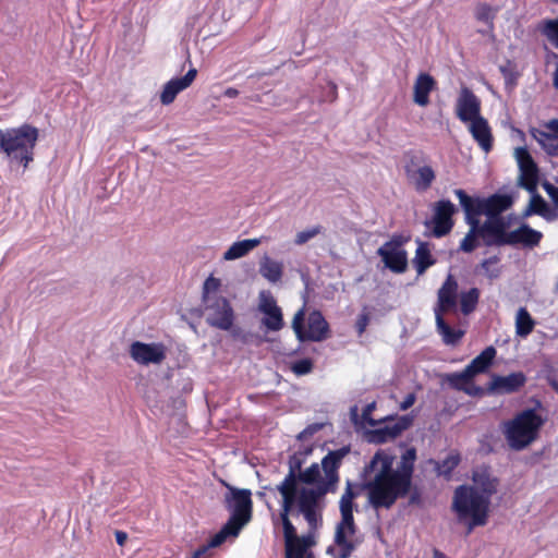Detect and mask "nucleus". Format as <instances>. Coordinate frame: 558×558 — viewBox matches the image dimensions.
<instances>
[{
    "mask_svg": "<svg viewBox=\"0 0 558 558\" xmlns=\"http://www.w3.org/2000/svg\"><path fill=\"white\" fill-rule=\"evenodd\" d=\"M347 452H349V447L330 451L322 460V469L326 473V482L322 483L318 487L301 488H299V474L302 473L304 459L302 453L292 454L288 462L289 472L277 486V490L282 497L281 508H296L298 513L304 517L308 526L315 530L320 519V501L327 493L335 492L339 481L338 469Z\"/></svg>",
    "mask_w": 558,
    "mask_h": 558,
    "instance_id": "nucleus-1",
    "label": "nucleus"
},
{
    "mask_svg": "<svg viewBox=\"0 0 558 558\" xmlns=\"http://www.w3.org/2000/svg\"><path fill=\"white\" fill-rule=\"evenodd\" d=\"M395 459V454L378 450L364 469L369 501L376 508L390 507L410 489L416 451L414 448L408 449L396 470L392 468Z\"/></svg>",
    "mask_w": 558,
    "mask_h": 558,
    "instance_id": "nucleus-2",
    "label": "nucleus"
},
{
    "mask_svg": "<svg viewBox=\"0 0 558 558\" xmlns=\"http://www.w3.org/2000/svg\"><path fill=\"white\" fill-rule=\"evenodd\" d=\"M497 486L498 480L481 469L474 471L472 485H461L454 490L452 509L460 522L468 523L469 531L487 523L490 498Z\"/></svg>",
    "mask_w": 558,
    "mask_h": 558,
    "instance_id": "nucleus-3",
    "label": "nucleus"
},
{
    "mask_svg": "<svg viewBox=\"0 0 558 558\" xmlns=\"http://www.w3.org/2000/svg\"><path fill=\"white\" fill-rule=\"evenodd\" d=\"M221 280L209 276L203 283L202 305L206 324L219 330H230L235 320V313L230 301L221 295Z\"/></svg>",
    "mask_w": 558,
    "mask_h": 558,
    "instance_id": "nucleus-4",
    "label": "nucleus"
},
{
    "mask_svg": "<svg viewBox=\"0 0 558 558\" xmlns=\"http://www.w3.org/2000/svg\"><path fill=\"white\" fill-rule=\"evenodd\" d=\"M38 129L31 124L2 131L1 150L11 162L24 169L34 160V149L38 141Z\"/></svg>",
    "mask_w": 558,
    "mask_h": 558,
    "instance_id": "nucleus-5",
    "label": "nucleus"
},
{
    "mask_svg": "<svg viewBox=\"0 0 558 558\" xmlns=\"http://www.w3.org/2000/svg\"><path fill=\"white\" fill-rule=\"evenodd\" d=\"M543 421L533 410H525L505 424V435L509 446L521 450L533 442Z\"/></svg>",
    "mask_w": 558,
    "mask_h": 558,
    "instance_id": "nucleus-6",
    "label": "nucleus"
},
{
    "mask_svg": "<svg viewBox=\"0 0 558 558\" xmlns=\"http://www.w3.org/2000/svg\"><path fill=\"white\" fill-rule=\"evenodd\" d=\"M291 327L300 342H319L328 338L329 326L319 311H312L306 316L303 305L293 316Z\"/></svg>",
    "mask_w": 558,
    "mask_h": 558,
    "instance_id": "nucleus-7",
    "label": "nucleus"
},
{
    "mask_svg": "<svg viewBox=\"0 0 558 558\" xmlns=\"http://www.w3.org/2000/svg\"><path fill=\"white\" fill-rule=\"evenodd\" d=\"M226 486L229 492L226 494L225 501L227 508L231 511L228 521L242 529L252 519V492L246 488L232 487L228 484Z\"/></svg>",
    "mask_w": 558,
    "mask_h": 558,
    "instance_id": "nucleus-8",
    "label": "nucleus"
},
{
    "mask_svg": "<svg viewBox=\"0 0 558 558\" xmlns=\"http://www.w3.org/2000/svg\"><path fill=\"white\" fill-rule=\"evenodd\" d=\"M413 418L410 415L398 417H383L376 422L373 429L364 433L365 439L372 444H384L399 437L404 430L410 428Z\"/></svg>",
    "mask_w": 558,
    "mask_h": 558,
    "instance_id": "nucleus-9",
    "label": "nucleus"
},
{
    "mask_svg": "<svg viewBox=\"0 0 558 558\" xmlns=\"http://www.w3.org/2000/svg\"><path fill=\"white\" fill-rule=\"evenodd\" d=\"M294 509L281 508L279 513L283 527L284 557L304 558L307 548L313 545V539L311 536H298L296 529L289 518Z\"/></svg>",
    "mask_w": 558,
    "mask_h": 558,
    "instance_id": "nucleus-10",
    "label": "nucleus"
},
{
    "mask_svg": "<svg viewBox=\"0 0 558 558\" xmlns=\"http://www.w3.org/2000/svg\"><path fill=\"white\" fill-rule=\"evenodd\" d=\"M378 255L385 266L393 272L402 274L408 268V255L399 240L393 239L386 242L378 248Z\"/></svg>",
    "mask_w": 558,
    "mask_h": 558,
    "instance_id": "nucleus-11",
    "label": "nucleus"
},
{
    "mask_svg": "<svg viewBox=\"0 0 558 558\" xmlns=\"http://www.w3.org/2000/svg\"><path fill=\"white\" fill-rule=\"evenodd\" d=\"M514 157L520 169V185L529 192H535L538 181V169L531 154L525 147H517Z\"/></svg>",
    "mask_w": 558,
    "mask_h": 558,
    "instance_id": "nucleus-12",
    "label": "nucleus"
},
{
    "mask_svg": "<svg viewBox=\"0 0 558 558\" xmlns=\"http://www.w3.org/2000/svg\"><path fill=\"white\" fill-rule=\"evenodd\" d=\"M478 234L487 245H506L510 223L504 217H487L483 226L478 225Z\"/></svg>",
    "mask_w": 558,
    "mask_h": 558,
    "instance_id": "nucleus-13",
    "label": "nucleus"
},
{
    "mask_svg": "<svg viewBox=\"0 0 558 558\" xmlns=\"http://www.w3.org/2000/svg\"><path fill=\"white\" fill-rule=\"evenodd\" d=\"M130 355L138 364H159L166 359V351L161 343L134 341L130 347Z\"/></svg>",
    "mask_w": 558,
    "mask_h": 558,
    "instance_id": "nucleus-14",
    "label": "nucleus"
},
{
    "mask_svg": "<svg viewBox=\"0 0 558 558\" xmlns=\"http://www.w3.org/2000/svg\"><path fill=\"white\" fill-rule=\"evenodd\" d=\"M341 521L337 525L335 543L339 546V557L347 558L349 556V481L345 482V488L340 499Z\"/></svg>",
    "mask_w": 558,
    "mask_h": 558,
    "instance_id": "nucleus-15",
    "label": "nucleus"
},
{
    "mask_svg": "<svg viewBox=\"0 0 558 558\" xmlns=\"http://www.w3.org/2000/svg\"><path fill=\"white\" fill-rule=\"evenodd\" d=\"M456 113L463 123L482 117L481 101L470 88H461L457 99Z\"/></svg>",
    "mask_w": 558,
    "mask_h": 558,
    "instance_id": "nucleus-16",
    "label": "nucleus"
},
{
    "mask_svg": "<svg viewBox=\"0 0 558 558\" xmlns=\"http://www.w3.org/2000/svg\"><path fill=\"white\" fill-rule=\"evenodd\" d=\"M512 197L509 195H493L487 199L475 202L472 199V217L480 215L487 217H501L500 214L512 205Z\"/></svg>",
    "mask_w": 558,
    "mask_h": 558,
    "instance_id": "nucleus-17",
    "label": "nucleus"
},
{
    "mask_svg": "<svg viewBox=\"0 0 558 558\" xmlns=\"http://www.w3.org/2000/svg\"><path fill=\"white\" fill-rule=\"evenodd\" d=\"M512 197L509 195H493L487 199L475 202L472 199V217L480 215L487 217H501L500 214L512 205Z\"/></svg>",
    "mask_w": 558,
    "mask_h": 558,
    "instance_id": "nucleus-18",
    "label": "nucleus"
},
{
    "mask_svg": "<svg viewBox=\"0 0 558 558\" xmlns=\"http://www.w3.org/2000/svg\"><path fill=\"white\" fill-rule=\"evenodd\" d=\"M454 194L460 201V204L465 213L466 221L471 226L469 233L464 236L460 244V248L464 252H472L476 245V235L478 234V220L472 217V198L466 195L463 190H456Z\"/></svg>",
    "mask_w": 558,
    "mask_h": 558,
    "instance_id": "nucleus-19",
    "label": "nucleus"
},
{
    "mask_svg": "<svg viewBox=\"0 0 558 558\" xmlns=\"http://www.w3.org/2000/svg\"><path fill=\"white\" fill-rule=\"evenodd\" d=\"M458 304V282L452 275H448L437 293L435 315L454 312Z\"/></svg>",
    "mask_w": 558,
    "mask_h": 558,
    "instance_id": "nucleus-20",
    "label": "nucleus"
},
{
    "mask_svg": "<svg viewBox=\"0 0 558 558\" xmlns=\"http://www.w3.org/2000/svg\"><path fill=\"white\" fill-rule=\"evenodd\" d=\"M259 311L265 315L262 319L263 325L271 331H279L283 328V315L276 300L271 295L260 296Z\"/></svg>",
    "mask_w": 558,
    "mask_h": 558,
    "instance_id": "nucleus-21",
    "label": "nucleus"
},
{
    "mask_svg": "<svg viewBox=\"0 0 558 558\" xmlns=\"http://www.w3.org/2000/svg\"><path fill=\"white\" fill-rule=\"evenodd\" d=\"M456 213V207L450 201H439L434 207L433 233L436 236L446 235L453 226L452 215Z\"/></svg>",
    "mask_w": 558,
    "mask_h": 558,
    "instance_id": "nucleus-22",
    "label": "nucleus"
},
{
    "mask_svg": "<svg viewBox=\"0 0 558 558\" xmlns=\"http://www.w3.org/2000/svg\"><path fill=\"white\" fill-rule=\"evenodd\" d=\"M531 135L548 155L558 156V120H551L541 129H532Z\"/></svg>",
    "mask_w": 558,
    "mask_h": 558,
    "instance_id": "nucleus-23",
    "label": "nucleus"
},
{
    "mask_svg": "<svg viewBox=\"0 0 558 558\" xmlns=\"http://www.w3.org/2000/svg\"><path fill=\"white\" fill-rule=\"evenodd\" d=\"M526 383L522 372L511 373L507 376L494 375L488 385V390L498 395H508L519 391Z\"/></svg>",
    "mask_w": 558,
    "mask_h": 558,
    "instance_id": "nucleus-24",
    "label": "nucleus"
},
{
    "mask_svg": "<svg viewBox=\"0 0 558 558\" xmlns=\"http://www.w3.org/2000/svg\"><path fill=\"white\" fill-rule=\"evenodd\" d=\"M542 238L543 234L539 231L522 223L514 229L510 228L506 239V245H522L532 248L539 244Z\"/></svg>",
    "mask_w": 558,
    "mask_h": 558,
    "instance_id": "nucleus-25",
    "label": "nucleus"
},
{
    "mask_svg": "<svg viewBox=\"0 0 558 558\" xmlns=\"http://www.w3.org/2000/svg\"><path fill=\"white\" fill-rule=\"evenodd\" d=\"M197 70L192 68L182 77L172 78L167 82L160 94V102L162 105H170L174 101L177 95L187 88L195 80Z\"/></svg>",
    "mask_w": 558,
    "mask_h": 558,
    "instance_id": "nucleus-26",
    "label": "nucleus"
},
{
    "mask_svg": "<svg viewBox=\"0 0 558 558\" xmlns=\"http://www.w3.org/2000/svg\"><path fill=\"white\" fill-rule=\"evenodd\" d=\"M405 174L416 191H426L436 178L435 171L430 166L424 165L414 168L413 160L405 166Z\"/></svg>",
    "mask_w": 558,
    "mask_h": 558,
    "instance_id": "nucleus-27",
    "label": "nucleus"
},
{
    "mask_svg": "<svg viewBox=\"0 0 558 558\" xmlns=\"http://www.w3.org/2000/svg\"><path fill=\"white\" fill-rule=\"evenodd\" d=\"M469 131L478 146L485 151L489 153L493 147L494 137L487 120L483 117L468 122Z\"/></svg>",
    "mask_w": 558,
    "mask_h": 558,
    "instance_id": "nucleus-28",
    "label": "nucleus"
},
{
    "mask_svg": "<svg viewBox=\"0 0 558 558\" xmlns=\"http://www.w3.org/2000/svg\"><path fill=\"white\" fill-rule=\"evenodd\" d=\"M436 87L435 78L428 73H420L413 85V101L420 107L429 104V93Z\"/></svg>",
    "mask_w": 558,
    "mask_h": 558,
    "instance_id": "nucleus-29",
    "label": "nucleus"
},
{
    "mask_svg": "<svg viewBox=\"0 0 558 558\" xmlns=\"http://www.w3.org/2000/svg\"><path fill=\"white\" fill-rule=\"evenodd\" d=\"M531 193L532 197L530 199L529 206L523 213L525 217L532 214H537L547 220H554L558 218V209L550 208L542 196L535 194L534 192Z\"/></svg>",
    "mask_w": 558,
    "mask_h": 558,
    "instance_id": "nucleus-30",
    "label": "nucleus"
},
{
    "mask_svg": "<svg viewBox=\"0 0 558 558\" xmlns=\"http://www.w3.org/2000/svg\"><path fill=\"white\" fill-rule=\"evenodd\" d=\"M264 238L245 239L234 242L225 253V260H234L247 255L252 250L257 247Z\"/></svg>",
    "mask_w": 558,
    "mask_h": 558,
    "instance_id": "nucleus-31",
    "label": "nucleus"
},
{
    "mask_svg": "<svg viewBox=\"0 0 558 558\" xmlns=\"http://www.w3.org/2000/svg\"><path fill=\"white\" fill-rule=\"evenodd\" d=\"M495 356L496 349L492 345L487 347L465 367L466 373H470V375L474 378L476 375L486 372L493 363Z\"/></svg>",
    "mask_w": 558,
    "mask_h": 558,
    "instance_id": "nucleus-32",
    "label": "nucleus"
},
{
    "mask_svg": "<svg viewBox=\"0 0 558 558\" xmlns=\"http://www.w3.org/2000/svg\"><path fill=\"white\" fill-rule=\"evenodd\" d=\"M259 274L269 282L276 283L282 278L283 265L269 256H264L259 264Z\"/></svg>",
    "mask_w": 558,
    "mask_h": 558,
    "instance_id": "nucleus-33",
    "label": "nucleus"
},
{
    "mask_svg": "<svg viewBox=\"0 0 558 558\" xmlns=\"http://www.w3.org/2000/svg\"><path fill=\"white\" fill-rule=\"evenodd\" d=\"M414 267L417 275H423L426 269L435 264V259L432 256L429 247L426 243L420 242L413 258Z\"/></svg>",
    "mask_w": 558,
    "mask_h": 558,
    "instance_id": "nucleus-34",
    "label": "nucleus"
},
{
    "mask_svg": "<svg viewBox=\"0 0 558 558\" xmlns=\"http://www.w3.org/2000/svg\"><path fill=\"white\" fill-rule=\"evenodd\" d=\"M535 320L532 318L525 307H520L515 315V333L521 337H527L534 329Z\"/></svg>",
    "mask_w": 558,
    "mask_h": 558,
    "instance_id": "nucleus-35",
    "label": "nucleus"
},
{
    "mask_svg": "<svg viewBox=\"0 0 558 558\" xmlns=\"http://www.w3.org/2000/svg\"><path fill=\"white\" fill-rule=\"evenodd\" d=\"M241 530V527L227 521L221 530L211 536L208 543L204 546L207 547V549L218 547L223 544L229 536H238Z\"/></svg>",
    "mask_w": 558,
    "mask_h": 558,
    "instance_id": "nucleus-36",
    "label": "nucleus"
},
{
    "mask_svg": "<svg viewBox=\"0 0 558 558\" xmlns=\"http://www.w3.org/2000/svg\"><path fill=\"white\" fill-rule=\"evenodd\" d=\"M326 482V475L323 477L318 463H313L310 468L299 474V483L306 485H315L318 487L322 483Z\"/></svg>",
    "mask_w": 558,
    "mask_h": 558,
    "instance_id": "nucleus-37",
    "label": "nucleus"
},
{
    "mask_svg": "<svg viewBox=\"0 0 558 558\" xmlns=\"http://www.w3.org/2000/svg\"><path fill=\"white\" fill-rule=\"evenodd\" d=\"M436 316V325L439 333L442 336L445 343L454 344L457 343L463 336V331L451 329L445 322L442 315Z\"/></svg>",
    "mask_w": 558,
    "mask_h": 558,
    "instance_id": "nucleus-38",
    "label": "nucleus"
},
{
    "mask_svg": "<svg viewBox=\"0 0 558 558\" xmlns=\"http://www.w3.org/2000/svg\"><path fill=\"white\" fill-rule=\"evenodd\" d=\"M447 379L453 388L458 390H463L466 393L472 395V391L468 388V385L471 383L473 377L470 375V373H466V368H464L460 373L448 375Z\"/></svg>",
    "mask_w": 558,
    "mask_h": 558,
    "instance_id": "nucleus-39",
    "label": "nucleus"
},
{
    "mask_svg": "<svg viewBox=\"0 0 558 558\" xmlns=\"http://www.w3.org/2000/svg\"><path fill=\"white\" fill-rule=\"evenodd\" d=\"M480 292L476 288H472L460 295V305L463 314L468 315L475 310L478 302Z\"/></svg>",
    "mask_w": 558,
    "mask_h": 558,
    "instance_id": "nucleus-40",
    "label": "nucleus"
},
{
    "mask_svg": "<svg viewBox=\"0 0 558 558\" xmlns=\"http://www.w3.org/2000/svg\"><path fill=\"white\" fill-rule=\"evenodd\" d=\"M313 368H314V363L308 357L291 362V364H290V369L296 376L307 375L313 371Z\"/></svg>",
    "mask_w": 558,
    "mask_h": 558,
    "instance_id": "nucleus-41",
    "label": "nucleus"
},
{
    "mask_svg": "<svg viewBox=\"0 0 558 558\" xmlns=\"http://www.w3.org/2000/svg\"><path fill=\"white\" fill-rule=\"evenodd\" d=\"M319 232H320L319 227H314L312 229L300 231L295 235L294 243L296 245H303L306 242H308L310 240H312L313 238H315Z\"/></svg>",
    "mask_w": 558,
    "mask_h": 558,
    "instance_id": "nucleus-42",
    "label": "nucleus"
},
{
    "mask_svg": "<svg viewBox=\"0 0 558 558\" xmlns=\"http://www.w3.org/2000/svg\"><path fill=\"white\" fill-rule=\"evenodd\" d=\"M544 34L558 48V20L546 22Z\"/></svg>",
    "mask_w": 558,
    "mask_h": 558,
    "instance_id": "nucleus-43",
    "label": "nucleus"
},
{
    "mask_svg": "<svg viewBox=\"0 0 558 558\" xmlns=\"http://www.w3.org/2000/svg\"><path fill=\"white\" fill-rule=\"evenodd\" d=\"M324 423H313L307 425L298 436L299 439L305 440L324 428Z\"/></svg>",
    "mask_w": 558,
    "mask_h": 558,
    "instance_id": "nucleus-44",
    "label": "nucleus"
},
{
    "mask_svg": "<svg viewBox=\"0 0 558 558\" xmlns=\"http://www.w3.org/2000/svg\"><path fill=\"white\" fill-rule=\"evenodd\" d=\"M497 263H498V258L497 257H490L488 259H485L482 263V267L485 269L486 274L490 278H496L498 276V274H499L498 269L495 268Z\"/></svg>",
    "mask_w": 558,
    "mask_h": 558,
    "instance_id": "nucleus-45",
    "label": "nucleus"
},
{
    "mask_svg": "<svg viewBox=\"0 0 558 558\" xmlns=\"http://www.w3.org/2000/svg\"><path fill=\"white\" fill-rule=\"evenodd\" d=\"M375 407H376V403H375V402H372V403L367 404V405L365 407V409L363 410V412H362V418H363V421H364V422H366L368 425H371V426H373V427H375V426H376V422H377V421H375V420H373V418L371 417V413H372V411L375 409Z\"/></svg>",
    "mask_w": 558,
    "mask_h": 558,
    "instance_id": "nucleus-46",
    "label": "nucleus"
},
{
    "mask_svg": "<svg viewBox=\"0 0 558 558\" xmlns=\"http://www.w3.org/2000/svg\"><path fill=\"white\" fill-rule=\"evenodd\" d=\"M544 190L550 197V199L558 206V186L553 185L551 183L545 182L543 184Z\"/></svg>",
    "mask_w": 558,
    "mask_h": 558,
    "instance_id": "nucleus-47",
    "label": "nucleus"
},
{
    "mask_svg": "<svg viewBox=\"0 0 558 558\" xmlns=\"http://www.w3.org/2000/svg\"><path fill=\"white\" fill-rule=\"evenodd\" d=\"M477 19L478 20H482V21H485V22H488L489 20H492L493 17V12H492V9L487 5H481L478 7L477 9Z\"/></svg>",
    "mask_w": 558,
    "mask_h": 558,
    "instance_id": "nucleus-48",
    "label": "nucleus"
},
{
    "mask_svg": "<svg viewBox=\"0 0 558 558\" xmlns=\"http://www.w3.org/2000/svg\"><path fill=\"white\" fill-rule=\"evenodd\" d=\"M368 322H369V317L367 314L363 313L357 322H356V329H357V332L361 335L364 332L366 326L368 325Z\"/></svg>",
    "mask_w": 558,
    "mask_h": 558,
    "instance_id": "nucleus-49",
    "label": "nucleus"
},
{
    "mask_svg": "<svg viewBox=\"0 0 558 558\" xmlns=\"http://www.w3.org/2000/svg\"><path fill=\"white\" fill-rule=\"evenodd\" d=\"M415 400H416L415 395L414 393H409L404 398V400L400 403V409L402 411L408 410L409 408H411L414 404Z\"/></svg>",
    "mask_w": 558,
    "mask_h": 558,
    "instance_id": "nucleus-50",
    "label": "nucleus"
},
{
    "mask_svg": "<svg viewBox=\"0 0 558 558\" xmlns=\"http://www.w3.org/2000/svg\"><path fill=\"white\" fill-rule=\"evenodd\" d=\"M128 539V535L123 531H116V541L120 546H123Z\"/></svg>",
    "mask_w": 558,
    "mask_h": 558,
    "instance_id": "nucleus-51",
    "label": "nucleus"
},
{
    "mask_svg": "<svg viewBox=\"0 0 558 558\" xmlns=\"http://www.w3.org/2000/svg\"><path fill=\"white\" fill-rule=\"evenodd\" d=\"M223 95H225L226 97H228V98H235V97H238V95H239V90H238L236 88H234V87H228V88L225 90Z\"/></svg>",
    "mask_w": 558,
    "mask_h": 558,
    "instance_id": "nucleus-52",
    "label": "nucleus"
},
{
    "mask_svg": "<svg viewBox=\"0 0 558 558\" xmlns=\"http://www.w3.org/2000/svg\"><path fill=\"white\" fill-rule=\"evenodd\" d=\"M459 463V458L458 457H449L445 464L448 465V469H453L454 466H457Z\"/></svg>",
    "mask_w": 558,
    "mask_h": 558,
    "instance_id": "nucleus-53",
    "label": "nucleus"
},
{
    "mask_svg": "<svg viewBox=\"0 0 558 558\" xmlns=\"http://www.w3.org/2000/svg\"><path fill=\"white\" fill-rule=\"evenodd\" d=\"M206 551H207V547L202 546V547L197 548V549L194 551V554H193L192 558H201L203 555H205V554H206Z\"/></svg>",
    "mask_w": 558,
    "mask_h": 558,
    "instance_id": "nucleus-54",
    "label": "nucleus"
},
{
    "mask_svg": "<svg viewBox=\"0 0 558 558\" xmlns=\"http://www.w3.org/2000/svg\"><path fill=\"white\" fill-rule=\"evenodd\" d=\"M327 87L329 90V99L333 100L336 98V86L333 84L328 83Z\"/></svg>",
    "mask_w": 558,
    "mask_h": 558,
    "instance_id": "nucleus-55",
    "label": "nucleus"
},
{
    "mask_svg": "<svg viewBox=\"0 0 558 558\" xmlns=\"http://www.w3.org/2000/svg\"><path fill=\"white\" fill-rule=\"evenodd\" d=\"M433 558H447V557L439 550H435Z\"/></svg>",
    "mask_w": 558,
    "mask_h": 558,
    "instance_id": "nucleus-56",
    "label": "nucleus"
},
{
    "mask_svg": "<svg viewBox=\"0 0 558 558\" xmlns=\"http://www.w3.org/2000/svg\"><path fill=\"white\" fill-rule=\"evenodd\" d=\"M356 415H357L356 409L355 408L354 409L351 408V418L356 417Z\"/></svg>",
    "mask_w": 558,
    "mask_h": 558,
    "instance_id": "nucleus-57",
    "label": "nucleus"
},
{
    "mask_svg": "<svg viewBox=\"0 0 558 558\" xmlns=\"http://www.w3.org/2000/svg\"><path fill=\"white\" fill-rule=\"evenodd\" d=\"M553 386L556 390H558V383L557 381H553Z\"/></svg>",
    "mask_w": 558,
    "mask_h": 558,
    "instance_id": "nucleus-58",
    "label": "nucleus"
},
{
    "mask_svg": "<svg viewBox=\"0 0 558 558\" xmlns=\"http://www.w3.org/2000/svg\"><path fill=\"white\" fill-rule=\"evenodd\" d=\"M332 550H333V548H332V547H329V548H328V553H331Z\"/></svg>",
    "mask_w": 558,
    "mask_h": 558,
    "instance_id": "nucleus-59",
    "label": "nucleus"
}]
</instances>
